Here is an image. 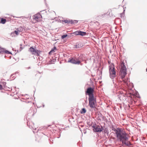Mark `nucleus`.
<instances>
[{
  "label": "nucleus",
  "instance_id": "obj_1",
  "mask_svg": "<svg viewBox=\"0 0 147 147\" xmlns=\"http://www.w3.org/2000/svg\"><path fill=\"white\" fill-rule=\"evenodd\" d=\"M116 135L117 140L122 143L123 145L130 147L132 145L130 141L129 140V136L126 132L122 129Z\"/></svg>",
  "mask_w": 147,
  "mask_h": 147
},
{
  "label": "nucleus",
  "instance_id": "obj_2",
  "mask_svg": "<svg viewBox=\"0 0 147 147\" xmlns=\"http://www.w3.org/2000/svg\"><path fill=\"white\" fill-rule=\"evenodd\" d=\"M93 91L94 89L91 87L87 88L85 91L86 95H88L89 96V105L92 109L96 108V98L94 96Z\"/></svg>",
  "mask_w": 147,
  "mask_h": 147
},
{
  "label": "nucleus",
  "instance_id": "obj_3",
  "mask_svg": "<svg viewBox=\"0 0 147 147\" xmlns=\"http://www.w3.org/2000/svg\"><path fill=\"white\" fill-rule=\"evenodd\" d=\"M121 68L120 70V75L121 78L123 82L125 83V81L124 79L127 74V68L123 61H122L121 63Z\"/></svg>",
  "mask_w": 147,
  "mask_h": 147
},
{
  "label": "nucleus",
  "instance_id": "obj_4",
  "mask_svg": "<svg viewBox=\"0 0 147 147\" xmlns=\"http://www.w3.org/2000/svg\"><path fill=\"white\" fill-rule=\"evenodd\" d=\"M109 68L110 77L113 82L114 78L117 76L114 64H112L109 66Z\"/></svg>",
  "mask_w": 147,
  "mask_h": 147
},
{
  "label": "nucleus",
  "instance_id": "obj_5",
  "mask_svg": "<svg viewBox=\"0 0 147 147\" xmlns=\"http://www.w3.org/2000/svg\"><path fill=\"white\" fill-rule=\"evenodd\" d=\"M28 51L31 53L32 54L34 55L40 57V55L41 51L36 49V47L32 46L29 49Z\"/></svg>",
  "mask_w": 147,
  "mask_h": 147
},
{
  "label": "nucleus",
  "instance_id": "obj_6",
  "mask_svg": "<svg viewBox=\"0 0 147 147\" xmlns=\"http://www.w3.org/2000/svg\"><path fill=\"white\" fill-rule=\"evenodd\" d=\"M92 127L93 128V131L94 132L100 133L104 130L102 126L100 125V126L99 125H96V123L92 125Z\"/></svg>",
  "mask_w": 147,
  "mask_h": 147
},
{
  "label": "nucleus",
  "instance_id": "obj_7",
  "mask_svg": "<svg viewBox=\"0 0 147 147\" xmlns=\"http://www.w3.org/2000/svg\"><path fill=\"white\" fill-rule=\"evenodd\" d=\"M80 60L78 59L77 57H71L68 59V63H70L73 64L79 65L81 63Z\"/></svg>",
  "mask_w": 147,
  "mask_h": 147
},
{
  "label": "nucleus",
  "instance_id": "obj_8",
  "mask_svg": "<svg viewBox=\"0 0 147 147\" xmlns=\"http://www.w3.org/2000/svg\"><path fill=\"white\" fill-rule=\"evenodd\" d=\"M4 53L12 54V53L7 50H6L5 48L0 47V54Z\"/></svg>",
  "mask_w": 147,
  "mask_h": 147
},
{
  "label": "nucleus",
  "instance_id": "obj_9",
  "mask_svg": "<svg viewBox=\"0 0 147 147\" xmlns=\"http://www.w3.org/2000/svg\"><path fill=\"white\" fill-rule=\"evenodd\" d=\"M76 36L80 35L81 36H84L86 35V32L81 31L80 30L76 31L74 32Z\"/></svg>",
  "mask_w": 147,
  "mask_h": 147
},
{
  "label": "nucleus",
  "instance_id": "obj_10",
  "mask_svg": "<svg viewBox=\"0 0 147 147\" xmlns=\"http://www.w3.org/2000/svg\"><path fill=\"white\" fill-rule=\"evenodd\" d=\"M83 46L82 43L81 42H77L74 45L73 48L74 49L80 48L83 47Z\"/></svg>",
  "mask_w": 147,
  "mask_h": 147
},
{
  "label": "nucleus",
  "instance_id": "obj_11",
  "mask_svg": "<svg viewBox=\"0 0 147 147\" xmlns=\"http://www.w3.org/2000/svg\"><path fill=\"white\" fill-rule=\"evenodd\" d=\"M61 21L63 22H64L65 23L69 24L70 23L71 24H74V20H61ZM62 24H63V22H62Z\"/></svg>",
  "mask_w": 147,
  "mask_h": 147
},
{
  "label": "nucleus",
  "instance_id": "obj_12",
  "mask_svg": "<svg viewBox=\"0 0 147 147\" xmlns=\"http://www.w3.org/2000/svg\"><path fill=\"white\" fill-rule=\"evenodd\" d=\"M112 129L115 132V134L116 135L117 134V133L119 132V131H120L122 129L120 128H118L117 129H116L114 127H112Z\"/></svg>",
  "mask_w": 147,
  "mask_h": 147
},
{
  "label": "nucleus",
  "instance_id": "obj_13",
  "mask_svg": "<svg viewBox=\"0 0 147 147\" xmlns=\"http://www.w3.org/2000/svg\"><path fill=\"white\" fill-rule=\"evenodd\" d=\"M77 57L78 59L83 61L84 60V55L83 54H81L80 55Z\"/></svg>",
  "mask_w": 147,
  "mask_h": 147
},
{
  "label": "nucleus",
  "instance_id": "obj_14",
  "mask_svg": "<svg viewBox=\"0 0 147 147\" xmlns=\"http://www.w3.org/2000/svg\"><path fill=\"white\" fill-rule=\"evenodd\" d=\"M74 33V32L71 33H68L67 34V37L68 38H70L73 37L74 36V35H75V34Z\"/></svg>",
  "mask_w": 147,
  "mask_h": 147
},
{
  "label": "nucleus",
  "instance_id": "obj_15",
  "mask_svg": "<svg viewBox=\"0 0 147 147\" xmlns=\"http://www.w3.org/2000/svg\"><path fill=\"white\" fill-rule=\"evenodd\" d=\"M6 22V19L2 18H1L0 20V24H5Z\"/></svg>",
  "mask_w": 147,
  "mask_h": 147
},
{
  "label": "nucleus",
  "instance_id": "obj_16",
  "mask_svg": "<svg viewBox=\"0 0 147 147\" xmlns=\"http://www.w3.org/2000/svg\"><path fill=\"white\" fill-rule=\"evenodd\" d=\"M19 30L17 29L16 30H15L13 32H11V35L13 36L14 34H16V35H18L19 34Z\"/></svg>",
  "mask_w": 147,
  "mask_h": 147
},
{
  "label": "nucleus",
  "instance_id": "obj_17",
  "mask_svg": "<svg viewBox=\"0 0 147 147\" xmlns=\"http://www.w3.org/2000/svg\"><path fill=\"white\" fill-rule=\"evenodd\" d=\"M86 111V109L85 108H83L80 111V113L82 114L85 113Z\"/></svg>",
  "mask_w": 147,
  "mask_h": 147
},
{
  "label": "nucleus",
  "instance_id": "obj_18",
  "mask_svg": "<svg viewBox=\"0 0 147 147\" xmlns=\"http://www.w3.org/2000/svg\"><path fill=\"white\" fill-rule=\"evenodd\" d=\"M57 50V48L56 47L54 46L51 50V51H52L53 53H54L55 52V50Z\"/></svg>",
  "mask_w": 147,
  "mask_h": 147
},
{
  "label": "nucleus",
  "instance_id": "obj_19",
  "mask_svg": "<svg viewBox=\"0 0 147 147\" xmlns=\"http://www.w3.org/2000/svg\"><path fill=\"white\" fill-rule=\"evenodd\" d=\"M67 37V34H65L62 35L61 36V38L62 39H64L65 38Z\"/></svg>",
  "mask_w": 147,
  "mask_h": 147
},
{
  "label": "nucleus",
  "instance_id": "obj_20",
  "mask_svg": "<svg viewBox=\"0 0 147 147\" xmlns=\"http://www.w3.org/2000/svg\"><path fill=\"white\" fill-rule=\"evenodd\" d=\"M22 29V27H20L19 28H17V30H19V32H20L21 31Z\"/></svg>",
  "mask_w": 147,
  "mask_h": 147
},
{
  "label": "nucleus",
  "instance_id": "obj_21",
  "mask_svg": "<svg viewBox=\"0 0 147 147\" xmlns=\"http://www.w3.org/2000/svg\"><path fill=\"white\" fill-rule=\"evenodd\" d=\"M2 84L4 86V87H5V85L6 84V82H1Z\"/></svg>",
  "mask_w": 147,
  "mask_h": 147
},
{
  "label": "nucleus",
  "instance_id": "obj_22",
  "mask_svg": "<svg viewBox=\"0 0 147 147\" xmlns=\"http://www.w3.org/2000/svg\"><path fill=\"white\" fill-rule=\"evenodd\" d=\"M124 13H122L120 14V17L121 18H124Z\"/></svg>",
  "mask_w": 147,
  "mask_h": 147
},
{
  "label": "nucleus",
  "instance_id": "obj_23",
  "mask_svg": "<svg viewBox=\"0 0 147 147\" xmlns=\"http://www.w3.org/2000/svg\"><path fill=\"white\" fill-rule=\"evenodd\" d=\"M103 132L106 133L107 132L108 130L106 128H105V129H104V130H103Z\"/></svg>",
  "mask_w": 147,
  "mask_h": 147
},
{
  "label": "nucleus",
  "instance_id": "obj_24",
  "mask_svg": "<svg viewBox=\"0 0 147 147\" xmlns=\"http://www.w3.org/2000/svg\"><path fill=\"white\" fill-rule=\"evenodd\" d=\"M18 71H16L15 73L12 74L11 75L10 77H11L12 76L16 74H18Z\"/></svg>",
  "mask_w": 147,
  "mask_h": 147
},
{
  "label": "nucleus",
  "instance_id": "obj_25",
  "mask_svg": "<svg viewBox=\"0 0 147 147\" xmlns=\"http://www.w3.org/2000/svg\"><path fill=\"white\" fill-rule=\"evenodd\" d=\"M89 122H87V124L89 125V127H90V126H92V123H91V124H89Z\"/></svg>",
  "mask_w": 147,
  "mask_h": 147
},
{
  "label": "nucleus",
  "instance_id": "obj_26",
  "mask_svg": "<svg viewBox=\"0 0 147 147\" xmlns=\"http://www.w3.org/2000/svg\"><path fill=\"white\" fill-rule=\"evenodd\" d=\"M74 24H77L78 22V20H74Z\"/></svg>",
  "mask_w": 147,
  "mask_h": 147
},
{
  "label": "nucleus",
  "instance_id": "obj_27",
  "mask_svg": "<svg viewBox=\"0 0 147 147\" xmlns=\"http://www.w3.org/2000/svg\"><path fill=\"white\" fill-rule=\"evenodd\" d=\"M3 89V88L2 85L0 84V90H2Z\"/></svg>",
  "mask_w": 147,
  "mask_h": 147
},
{
  "label": "nucleus",
  "instance_id": "obj_28",
  "mask_svg": "<svg viewBox=\"0 0 147 147\" xmlns=\"http://www.w3.org/2000/svg\"><path fill=\"white\" fill-rule=\"evenodd\" d=\"M43 129H47V127L46 126H44V127H43V128H42L41 129H40V130H41L42 129H43Z\"/></svg>",
  "mask_w": 147,
  "mask_h": 147
},
{
  "label": "nucleus",
  "instance_id": "obj_29",
  "mask_svg": "<svg viewBox=\"0 0 147 147\" xmlns=\"http://www.w3.org/2000/svg\"><path fill=\"white\" fill-rule=\"evenodd\" d=\"M108 63L109 64V66H110V65H111V64H114L113 63H111V62L110 61H108Z\"/></svg>",
  "mask_w": 147,
  "mask_h": 147
},
{
  "label": "nucleus",
  "instance_id": "obj_30",
  "mask_svg": "<svg viewBox=\"0 0 147 147\" xmlns=\"http://www.w3.org/2000/svg\"><path fill=\"white\" fill-rule=\"evenodd\" d=\"M52 53H53V52H52V51H51H51H50L49 52V53H48V54H49V55H51L52 54Z\"/></svg>",
  "mask_w": 147,
  "mask_h": 147
},
{
  "label": "nucleus",
  "instance_id": "obj_31",
  "mask_svg": "<svg viewBox=\"0 0 147 147\" xmlns=\"http://www.w3.org/2000/svg\"><path fill=\"white\" fill-rule=\"evenodd\" d=\"M35 17L34 18V19L35 20L38 19L39 18V17H38V16H35Z\"/></svg>",
  "mask_w": 147,
  "mask_h": 147
},
{
  "label": "nucleus",
  "instance_id": "obj_32",
  "mask_svg": "<svg viewBox=\"0 0 147 147\" xmlns=\"http://www.w3.org/2000/svg\"><path fill=\"white\" fill-rule=\"evenodd\" d=\"M38 59H39V60H42V57H40L38 58Z\"/></svg>",
  "mask_w": 147,
  "mask_h": 147
},
{
  "label": "nucleus",
  "instance_id": "obj_33",
  "mask_svg": "<svg viewBox=\"0 0 147 147\" xmlns=\"http://www.w3.org/2000/svg\"><path fill=\"white\" fill-rule=\"evenodd\" d=\"M102 118L104 120L106 118L105 116H102Z\"/></svg>",
  "mask_w": 147,
  "mask_h": 147
},
{
  "label": "nucleus",
  "instance_id": "obj_34",
  "mask_svg": "<svg viewBox=\"0 0 147 147\" xmlns=\"http://www.w3.org/2000/svg\"><path fill=\"white\" fill-rule=\"evenodd\" d=\"M27 125H28V126H29V125H28V122H27ZM28 127H29L30 128H32V126H28Z\"/></svg>",
  "mask_w": 147,
  "mask_h": 147
},
{
  "label": "nucleus",
  "instance_id": "obj_35",
  "mask_svg": "<svg viewBox=\"0 0 147 147\" xmlns=\"http://www.w3.org/2000/svg\"><path fill=\"white\" fill-rule=\"evenodd\" d=\"M123 13H125V8H126V7H123Z\"/></svg>",
  "mask_w": 147,
  "mask_h": 147
},
{
  "label": "nucleus",
  "instance_id": "obj_36",
  "mask_svg": "<svg viewBox=\"0 0 147 147\" xmlns=\"http://www.w3.org/2000/svg\"><path fill=\"white\" fill-rule=\"evenodd\" d=\"M99 115V117H102V116H103V115H102V114L101 113H100V114H98Z\"/></svg>",
  "mask_w": 147,
  "mask_h": 147
},
{
  "label": "nucleus",
  "instance_id": "obj_37",
  "mask_svg": "<svg viewBox=\"0 0 147 147\" xmlns=\"http://www.w3.org/2000/svg\"><path fill=\"white\" fill-rule=\"evenodd\" d=\"M12 78H13V79H12V80H10V81H11V80H14L15 78L16 77H14V76H13V77H12Z\"/></svg>",
  "mask_w": 147,
  "mask_h": 147
},
{
  "label": "nucleus",
  "instance_id": "obj_38",
  "mask_svg": "<svg viewBox=\"0 0 147 147\" xmlns=\"http://www.w3.org/2000/svg\"><path fill=\"white\" fill-rule=\"evenodd\" d=\"M60 136H61L60 134H59V136L58 137H57V138H58L60 137Z\"/></svg>",
  "mask_w": 147,
  "mask_h": 147
},
{
  "label": "nucleus",
  "instance_id": "obj_39",
  "mask_svg": "<svg viewBox=\"0 0 147 147\" xmlns=\"http://www.w3.org/2000/svg\"><path fill=\"white\" fill-rule=\"evenodd\" d=\"M104 120L105 121H106L107 122V119L106 118L105 119H104Z\"/></svg>",
  "mask_w": 147,
  "mask_h": 147
},
{
  "label": "nucleus",
  "instance_id": "obj_40",
  "mask_svg": "<svg viewBox=\"0 0 147 147\" xmlns=\"http://www.w3.org/2000/svg\"><path fill=\"white\" fill-rule=\"evenodd\" d=\"M27 68L28 69H30L31 68V67H27Z\"/></svg>",
  "mask_w": 147,
  "mask_h": 147
},
{
  "label": "nucleus",
  "instance_id": "obj_41",
  "mask_svg": "<svg viewBox=\"0 0 147 147\" xmlns=\"http://www.w3.org/2000/svg\"><path fill=\"white\" fill-rule=\"evenodd\" d=\"M45 105H44V104H42V107H45Z\"/></svg>",
  "mask_w": 147,
  "mask_h": 147
},
{
  "label": "nucleus",
  "instance_id": "obj_42",
  "mask_svg": "<svg viewBox=\"0 0 147 147\" xmlns=\"http://www.w3.org/2000/svg\"><path fill=\"white\" fill-rule=\"evenodd\" d=\"M59 40V39H54V40H55V41H56L57 40Z\"/></svg>",
  "mask_w": 147,
  "mask_h": 147
},
{
  "label": "nucleus",
  "instance_id": "obj_43",
  "mask_svg": "<svg viewBox=\"0 0 147 147\" xmlns=\"http://www.w3.org/2000/svg\"><path fill=\"white\" fill-rule=\"evenodd\" d=\"M20 48L22 49H23V48L21 47H20Z\"/></svg>",
  "mask_w": 147,
  "mask_h": 147
},
{
  "label": "nucleus",
  "instance_id": "obj_44",
  "mask_svg": "<svg viewBox=\"0 0 147 147\" xmlns=\"http://www.w3.org/2000/svg\"><path fill=\"white\" fill-rule=\"evenodd\" d=\"M36 91V89H35V90L34 91V93Z\"/></svg>",
  "mask_w": 147,
  "mask_h": 147
},
{
  "label": "nucleus",
  "instance_id": "obj_45",
  "mask_svg": "<svg viewBox=\"0 0 147 147\" xmlns=\"http://www.w3.org/2000/svg\"><path fill=\"white\" fill-rule=\"evenodd\" d=\"M83 65L82 63H81V64H80V65Z\"/></svg>",
  "mask_w": 147,
  "mask_h": 147
},
{
  "label": "nucleus",
  "instance_id": "obj_46",
  "mask_svg": "<svg viewBox=\"0 0 147 147\" xmlns=\"http://www.w3.org/2000/svg\"><path fill=\"white\" fill-rule=\"evenodd\" d=\"M33 131V133H35V131Z\"/></svg>",
  "mask_w": 147,
  "mask_h": 147
},
{
  "label": "nucleus",
  "instance_id": "obj_47",
  "mask_svg": "<svg viewBox=\"0 0 147 147\" xmlns=\"http://www.w3.org/2000/svg\"><path fill=\"white\" fill-rule=\"evenodd\" d=\"M36 128H35V129H34V130H36Z\"/></svg>",
  "mask_w": 147,
  "mask_h": 147
},
{
  "label": "nucleus",
  "instance_id": "obj_48",
  "mask_svg": "<svg viewBox=\"0 0 147 147\" xmlns=\"http://www.w3.org/2000/svg\"><path fill=\"white\" fill-rule=\"evenodd\" d=\"M13 18H15V17L18 18L17 17H14V16H13Z\"/></svg>",
  "mask_w": 147,
  "mask_h": 147
},
{
  "label": "nucleus",
  "instance_id": "obj_49",
  "mask_svg": "<svg viewBox=\"0 0 147 147\" xmlns=\"http://www.w3.org/2000/svg\"><path fill=\"white\" fill-rule=\"evenodd\" d=\"M146 72H147V68H146Z\"/></svg>",
  "mask_w": 147,
  "mask_h": 147
},
{
  "label": "nucleus",
  "instance_id": "obj_50",
  "mask_svg": "<svg viewBox=\"0 0 147 147\" xmlns=\"http://www.w3.org/2000/svg\"><path fill=\"white\" fill-rule=\"evenodd\" d=\"M98 120H100H100H101V119H98Z\"/></svg>",
  "mask_w": 147,
  "mask_h": 147
},
{
  "label": "nucleus",
  "instance_id": "obj_51",
  "mask_svg": "<svg viewBox=\"0 0 147 147\" xmlns=\"http://www.w3.org/2000/svg\"><path fill=\"white\" fill-rule=\"evenodd\" d=\"M41 107V106L39 107H38V108H40Z\"/></svg>",
  "mask_w": 147,
  "mask_h": 147
},
{
  "label": "nucleus",
  "instance_id": "obj_52",
  "mask_svg": "<svg viewBox=\"0 0 147 147\" xmlns=\"http://www.w3.org/2000/svg\"><path fill=\"white\" fill-rule=\"evenodd\" d=\"M20 45L21 46L22 45V44H20Z\"/></svg>",
  "mask_w": 147,
  "mask_h": 147
},
{
  "label": "nucleus",
  "instance_id": "obj_53",
  "mask_svg": "<svg viewBox=\"0 0 147 147\" xmlns=\"http://www.w3.org/2000/svg\"><path fill=\"white\" fill-rule=\"evenodd\" d=\"M87 101V100H86V102Z\"/></svg>",
  "mask_w": 147,
  "mask_h": 147
}]
</instances>
